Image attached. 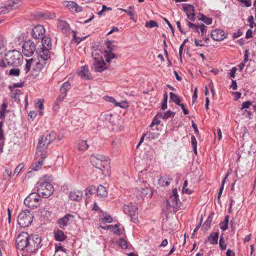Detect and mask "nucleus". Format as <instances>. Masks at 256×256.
I'll use <instances>...</instances> for the list:
<instances>
[{
  "instance_id": "obj_41",
  "label": "nucleus",
  "mask_w": 256,
  "mask_h": 256,
  "mask_svg": "<svg viewBox=\"0 0 256 256\" xmlns=\"http://www.w3.org/2000/svg\"><path fill=\"white\" fill-rule=\"evenodd\" d=\"M133 6H130L128 8V10H124V12L127 13V14L130 16V20H132L134 22H136V20L133 18V16L134 15V12L133 10Z\"/></svg>"
},
{
  "instance_id": "obj_9",
  "label": "nucleus",
  "mask_w": 256,
  "mask_h": 256,
  "mask_svg": "<svg viewBox=\"0 0 256 256\" xmlns=\"http://www.w3.org/2000/svg\"><path fill=\"white\" fill-rule=\"evenodd\" d=\"M29 238L30 236L26 232H22L20 234L16 242L17 248L22 250L26 249L27 251Z\"/></svg>"
},
{
  "instance_id": "obj_37",
  "label": "nucleus",
  "mask_w": 256,
  "mask_h": 256,
  "mask_svg": "<svg viewBox=\"0 0 256 256\" xmlns=\"http://www.w3.org/2000/svg\"><path fill=\"white\" fill-rule=\"evenodd\" d=\"M213 214H212L211 215H209L206 220L204 222L202 225V228H204L206 230H208L212 222Z\"/></svg>"
},
{
  "instance_id": "obj_18",
  "label": "nucleus",
  "mask_w": 256,
  "mask_h": 256,
  "mask_svg": "<svg viewBox=\"0 0 256 256\" xmlns=\"http://www.w3.org/2000/svg\"><path fill=\"white\" fill-rule=\"evenodd\" d=\"M184 10L188 18L192 21H194L195 20V14L193 6L186 4L184 8Z\"/></svg>"
},
{
  "instance_id": "obj_21",
  "label": "nucleus",
  "mask_w": 256,
  "mask_h": 256,
  "mask_svg": "<svg viewBox=\"0 0 256 256\" xmlns=\"http://www.w3.org/2000/svg\"><path fill=\"white\" fill-rule=\"evenodd\" d=\"M58 26V28L62 30V32L66 34H68L70 32V27L69 24L65 20H59Z\"/></svg>"
},
{
  "instance_id": "obj_28",
  "label": "nucleus",
  "mask_w": 256,
  "mask_h": 256,
  "mask_svg": "<svg viewBox=\"0 0 256 256\" xmlns=\"http://www.w3.org/2000/svg\"><path fill=\"white\" fill-rule=\"evenodd\" d=\"M175 112H173L170 110L165 112H160L157 114V116L164 120H166L169 118H174L175 116Z\"/></svg>"
},
{
  "instance_id": "obj_52",
  "label": "nucleus",
  "mask_w": 256,
  "mask_h": 256,
  "mask_svg": "<svg viewBox=\"0 0 256 256\" xmlns=\"http://www.w3.org/2000/svg\"><path fill=\"white\" fill-rule=\"evenodd\" d=\"M118 244L122 248L126 249L128 248L127 242L125 240L120 238L118 241Z\"/></svg>"
},
{
  "instance_id": "obj_30",
  "label": "nucleus",
  "mask_w": 256,
  "mask_h": 256,
  "mask_svg": "<svg viewBox=\"0 0 256 256\" xmlns=\"http://www.w3.org/2000/svg\"><path fill=\"white\" fill-rule=\"evenodd\" d=\"M97 194L102 198L106 197L108 192L106 188L101 184L99 185L97 188Z\"/></svg>"
},
{
  "instance_id": "obj_27",
  "label": "nucleus",
  "mask_w": 256,
  "mask_h": 256,
  "mask_svg": "<svg viewBox=\"0 0 256 256\" xmlns=\"http://www.w3.org/2000/svg\"><path fill=\"white\" fill-rule=\"evenodd\" d=\"M42 48H51L52 40L50 37L44 36L41 40Z\"/></svg>"
},
{
  "instance_id": "obj_58",
  "label": "nucleus",
  "mask_w": 256,
  "mask_h": 256,
  "mask_svg": "<svg viewBox=\"0 0 256 256\" xmlns=\"http://www.w3.org/2000/svg\"><path fill=\"white\" fill-rule=\"evenodd\" d=\"M252 104V102L250 100H248L246 102H244L242 104V107L241 109L242 110L244 108H248Z\"/></svg>"
},
{
  "instance_id": "obj_6",
  "label": "nucleus",
  "mask_w": 256,
  "mask_h": 256,
  "mask_svg": "<svg viewBox=\"0 0 256 256\" xmlns=\"http://www.w3.org/2000/svg\"><path fill=\"white\" fill-rule=\"evenodd\" d=\"M41 200L40 196L38 192H32L25 198L24 204L28 208L34 209L40 206Z\"/></svg>"
},
{
  "instance_id": "obj_48",
  "label": "nucleus",
  "mask_w": 256,
  "mask_h": 256,
  "mask_svg": "<svg viewBox=\"0 0 256 256\" xmlns=\"http://www.w3.org/2000/svg\"><path fill=\"white\" fill-rule=\"evenodd\" d=\"M20 70L19 68H12L10 70L9 74L12 76H18L20 75Z\"/></svg>"
},
{
  "instance_id": "obj_22",
  "label": "nucleus",
  "mask_w": 256,
  "mask_h": 256,
  "mask_svg": "<svg viewBox=\"0 0 256 256\" xmlns=\"http://www.w3.org/2000/svg\"><path fill=\"white\" fill-rule=\"evenodd\" d=\"M82 192L80 190H74L70 192L69 198L73 201H78L82 199Z\"/></svg>"
},
{
  "instance_id": "obj_16",
  "label": "nucleus",
  "mask_w": 256,
  "mask_h": 256,
  "mask_svg": "<svg viewBox=\"0 0 256 256\" xmlns=\"http://www.w3.org/2000/svg\"><path fill=\"white\" fill-rule=\"evenodd\" d=\"M94 68L96 72H100L108 68L103 58L100 59L95 58L93 62Z\"/></svg>"
},
{
  "instance_id": "obj_10",
  "label": "nucleus",
  "mask_w": 256,
  "mask_h": 256,
  "mask_svg": "<svg viewBox=\"0 0 256 256\" xmlns=\"http://www.w3.org/2000/svg\"><path fill=\"white\" fill-rule=\"evenodd\" d=\"M114 42L108 41L106 42L107 49L104 51L103 54L106 62L110 63L112 60L116 57V54L113 52L116 50L117 47L113 44Z\"/></svg>"
},
{
  "instance_id": "obj_17",
  "label": "nucleus",
  "mask_w": 256,
  "mask_h": 256,
  "mask_svg": "<svg viewBox=\"0 0 256 256\" xmlns=\"http://www.w3.org/2000/svg\"><path fill=\"white\" fill-rule=\"evenodd\" d=\"M18 8V6H15L14 2L12 0H9L6 2L4 6L0 8V14H6L10 10L16 9Z\"/></svg>"
},
{
  "instance_id": "obj_60",
  "label": "nucleus",
  "mask_w": 256,
  "mask_h": 256,
  "mask_svg": "<svg viewBox=\"0 0 256 256\" xmlns=\"http://www.w3.org/2000/svg\"><path fill=\"white\" fill-rule=\"evenodd\" d=\"M158 118H159V116H157V114L156 116L154 118L152 122L151 123L150 125V127L152 128L154 125L155 124H158L160 123V120H158Z\"/></svg>"
},
{
  "instance_id": "obj_7",
  "label": "nucleus",
  "mask_w": 256,
  "mask_h": 256,
  "mask_svg": "<svg viewBox=\"0 0 256 256\" xmlns=\"http://www.w3.org/2000/svg\"><path fill=\"white\" fill-rule=\"evenodd\" d=\"M180 204L177 189L176 188L172 189L170 201L166 200V208L168 209L169 208H172L176 212Z\"/></svg>"
},
{
  "instance_id": "obj_46",
  "label": "nucleus",
  "mask_w": 256,
  "mask_h": 256,
  "mask_svg": "<svg viewBox=\"0 0 256 256\" xmlns=\"http://www.w3.org/2000/svg\"><path fill=\"white\" fill-rule=\"evenodd\" d=\"M146 134L147 138H148L150 140H154L157 138H158L160 135L158 133L151 132H150Z\"/></svg>"
},
{
  "instance_id": "obj_29",
  "label": "nucleus",
  "mask_w": 256,
  "mask_h": 256,
  "mask_svg": "<svg viewBox=\"0 0 256 256\" xmlns=\"http://www.w3.org/2000/svg\"><path fill=\"white\" fill-rule=\"evenodd\" d=\"M36 158L38 159V162L33 164L32 170L35 171H36L41 168L43 164V160L46 158H42L41 156H37L36 153Z\"/></svg>"
},
{
  "instance_id": "obj_51",
  "label": "nucleus",
  "mask_w": 256,
  "mask_h": 256,
  "mask_svg": "<svg viewBox=\"0 0 256 256\" xmlns=\"http://www.w3.org/2000/svg\"><path fill=\"white\" fill-rule=\"evenodd\" d=\"M219 246H220V248L222 250H226V247H227V245H226V244L224 243V238L222 236H221L220 237V238Z\"/></svg>"
},
{
  "instance_id": "obj_19",
  "label": "nucleus",
  "mask_w": 256,
  "mask_h": 256,
  "mask_svg": "<svg viewBox=\"0 0 256 256\" xmlns=\"http://www.w3.org/2000/svg\"><path fill=\"white\" fill-rule=\"evenodd\" d=\"M112 114L108 112H102L100 116L99 120L104 123V124H107L108 123L112 122Z\"/></svg>"
},
{
  "instance_id": "obj_31",
  "label": "nucleus",
  "mask_w": 256,
  "mask_h": 256,
  "mask_svg": "<svg viewBox=\"0 0 256 256\" xmlns=\"http://www.w3.org/2000/svg\"><path fill=\"white\" fill-rule=\"evenodd\" d=\"M66 95L64 94H62L60 93V94L58 96L57 98L54 105V106L53 109L54 111H57L58 109L59 108V106L62 102L64 98L66 97Z\"/></svg>"
},
{
  "instance_id": "obj_45",
  "label": "nucleus",
  "mask_w": 256,
  "mask_h": 256,
  "mask_svg": "<svg viewBox=\"0 0 256 256\" xmlns=\"http://www.w3.org/2000/svg\"><path fill=\"white\" fill-rule=\"evenodd\" d=\"M33 62V60L30 59L29 60H26V62L24 68V70L25 72V74H26L30 70V67L32 65V63Z\"/></svg>"
},
{
  "instance_id": "obj_57",
  "label": "nucleus",
  "mask_w": 256,
  "mask_h": 256,
  "mask_svg": "<svg viewBox=\"0 0 256 256\" xmlns=\"http://www.w3.org/2000/svg\"><path fill=\"white\" fill-rule=\"evenodd\" d=\"M24 165L22 164H18L15 168L14 170V174H18L23 168Z\"/></svg>"
},
{
  "instance_id": "obj_56",
  "label": "nucleus",
  "mask_w": 256,
  "mask_h": 256,
  "mask_svg": "<svg viewBox=\"0 0 256 256\" xmlns=\"http://www.w3.org/2000/svg\"><path fill=\"white\" fill-rule=\"evenodd\" d=\"M24 84L22 82H18V83H14L13 84L12 86H9L8 88L10 91L12 90V88H22Z\"/></svg>"
},
{
  "instance_id": "obj_11",
  "label": "nucleus",
  "mask_w": 256,
  "mask_h": 256,
  "mask_svg": "<svg viewBox=\"0 0 256 256\" xmlns=\"http://www.w3.org/2000/svg\"><path fill=\"white\" fill-rule=\"evenodd\" d=\"M36 50L34 43L30 40L26 41L22 46V53L26 56H30Z\"/></svg>"
},
{
  "instance_id": "obj_36",
  "label": "nucleus",
  "mask_w": 256,
  "mask_h": 256,
  "mask_svg": "<svg viewBox=\"0 0 256 256\" xmlns=\"http://www.w3.org/2000/svg\"><path fill=\"white\" fill-rule=\"evenodd\" d=\"M120 224H116L114 226L109 225L107 226V228H110L112 232H113L114 234L120 235L122 234L121 232V230L118 228Z\"/></svg>"
},
{
  "instance_id": "obj_20",
  "label": "nucleus",
  "mask_w": 256,
  "mask_h": 256,
  "mask_svg": "<svg viewBox=\"0 0 256 256\" xmlns=\"http://www.w3.org/2000/svg\"><path fill=\"white\" fill-rule=\"evenodd\" d=\"M218 238V232H212L210 236L204 240V244L209 242L211 244H216Z\"/></svg>"
},
{
  "instance_id": "obj_64",
  "label": "nucleus",
  "mask_w": 256,
  "mask_h": 256,
  "mask_svg": "<svg viewBox=\"0 0 256 256\" xmlns=\"http://www.w3.org/2000/svg\"><path fill=\"white\" fill-rule=\"evenodd\" d=\"M104 98L106 101L113 103L114 104L116 102L114 98L112 96H105Z\"/></svg>"
},
{
  "instance_id": "obj_59",
  "label": "nucleus",
  "mask_w": 256,
  "mask_h": 256,
  "mask_svg": "<svg viewBox=\"0 0 256 256\" xmlns=\"http://www.w3.org/2000/svg\"><path fill=\"white\" fill-rule=\"evenodd\" d=\"M73 33V38L72 40L77 44H79L80 42H82V40L80 39V38L77 37L76 36V32L75 31H72Z\"/></svg>"
},
{
  "instance_id": "obj_33",
  "label": "nucleus",
  "mask_w": 256,
  "mask_h": 256,
  "mask_svg": "<svg viewBox=\"0 0 256 256\" xmlns=\"http://www.w3.org/2000/svg\"><path fill=\"white\" fill-rule=\"evenodd\" d=\"M66 236L62 230H58L54 233V238L57 241L62 242L66 238Z\"/></svg>"
},
{
  "instance_id": "obj_62",
  "label": "nucleus",
  "mask_w": 256,
  "mask_h": 256,
  "mask_svg": "<svg viewBox=\"0 0 256 256\" xmlns=\"http://www.w3.org/2000/svg\"><path fill=\"white\" fill-rule=\"evenodd\" d=\"M114 106H119L122 108H124L127 106V104L126 102L122 101V102H116Z\"/></svg>"
},
{
  "instance_id": "obj_2",
  "label": "nucleus",
  "mask_w": 256,
  "mask_h": 256,
  "mask_svg": "<svg viewBox=\"0 0 256 256\" xmlns=\"http://www.w3.org/2000/svg\"><path fill=\"white\" fill-rule=\"evenodd\" d=\"M56 134L55 132H52L46 136H42L39 140L37 150V156H40L42 158H46L48 156L46 150L48 145L53 142L56 138Z\"/></svg>"
},
{
  "instance_id": "obj_14",
  "label": "nucleus",
  "mask_w": 256,
  "mask_h": 256,
  "mask_svg": "<svg viewBox=\"0 0 256 256\" xmlns=\"http://www.w3.org/2000/svg\"><path fill=\"white\" fill-rule=\"evenodd\" d=\"M74 218V216L72 214H66L58 220V224L62 229L65 230L66 227L72 222Z\"/></svg>"
},
{
  "instance_id": "obj_35",
  "label": "nucleus",
  "mask_w": 256,
  "mask_h": 256,
  "mask_svg": "<svg viewBox=\"0 0 256 256\" xmlns=\"http://www.w3.org/2000/svg\"><path fill=\"white\" fill-rule=\"evenodd\" d=\"M70 84L69 82H64L60 88V92L62 94L67 95L68 90L70 88Z\"/></svg>"
},
{
  "instance_id": "obj_42",
  "label": "nucleus",
  "mask_w": 256,
  "mask_h": 256,
  "mask_svg": "<svg viewBox=\"0 0 256 256\" xmlns=\"http://www.w3.org/2000/svg\"><path fill=\"white\" fill-rule=\"evenodd\" d=\"M188 26L190 28H191L192 30L195 32L200 33L199 28L200 24H196L190 22H188Z\"/></svg>"
},
{
  "instance_id": "obj_63",
  "label": "nucleus",
  "mask_w": 256,
  "mask_h": 256,
  "mask_svg": "<svg viewBox=\"0 0 256 256\" xmlns=\"http://www.w3.org/2000/svg\"><path fill=\"white\" fill-rule=\"evenodd\" d=\"M82 8L75 2L74 4V10L76 12H82Z\"/></svg>"
},
{
  "instance_id": "obj_26",
  "label": "nucleus",
  "mask_w": 256,
  "mask_h": 256,
  "mask_svg": "<svg viewBox=\"0 0 256 256\" xmlns=\"http://www.w3.org/2000/svg\"><path fill=\"white\" fill-rule=\"evenodd\" d=\"M36 16L42 20H51L55 18V14L49 12H38L36 14Z\"/></svg>"
},
{
  "instance_id": "obj_15",
  "label": "nucleus",
  "mask_w": 256,
  "mask_h": 256,
  "mask_svg": "<svg viewBox=\"0 0 256 256\" xmlns=\"http://www.w3.org/2000/svg\"><path fill=\"white\" fill-rule=\"evenodd\" d=\"M138 210L136 206L130 204L128 205H124L123 207L124 212L128 215L132 219L136 218V213Z\"/></svg>"
},
{
  "instance_id": "obj_47",
  "label": "nucleus",
  "mask_w": 256,
  "mask_h": 256,
  "mask_svg": "<svg viewBox=\"0 0 256 256\" xmlns=\"http://www.w3.org/2000/svg\"><path fill=\"white\" fill-rule=\"evenodd\" d=\"M248 21L250 23V28H254V32H256V24L254 22V18L252 16H250L248 19Z\"/></svg>"
},
{
  "instance_id": "obj_38",
  "label": "nucleus",
  "mask_w": 256,
  "mask_h": 256,
  "mask_svg": "<svg viewBox=\"0 0 256 256\" xmlns=\"http://www.w3.org/2000/svg\"><path fill=\"white\" fill-rule=\"evenodd\" d=\"M88 147L86 141L80 140L78 143V150H85Z\"/></svg>"
},
{
  "instance_id": "obj_39",
  "label": "nucleus",
  "mask_w": 256,
  "mask_h": 256,
  "mask_svg": "<svg viewBox=\"0 0 256 256\" xmlns=\"http://www.w3.org/2000/svg\"><path fill=\"white\" fill-rule=\"evenodd\" d=\"M170 100L175 102L176 104L180 105V99L178 97V96L174 93L171 92L170 93Z\"/></svg>"
},
{
  "instance_id": "obj_44",
  "label": "nucleus",
  "mask_w": 256,
  "mask_h": 256,
  "mask_svg": "<svg viewBox=\"0 0 256 256\" xmlns=\"http://www.w3.org/2000/svg\"><path fill=\"white\" fill-rule=\"evenodd\" d=\"M144 26L146 28H153L154 27H158V23L156 21L152 20L147 21L145 23Z\"/></svg>"
},
{
  "instance_id": "obj_40",
  "label": "nucleus",
  "mask_w": 256,
  "mask_h": 256,
  "mask_svg": "<svg viewBox=\"0 0 256 256\" xmlns=\"http://www.w3.org/2000/svg\"><path fill=\"white\" fill-rule=\"evenodd\" d=\"M228 176V174H226L225 178H224V179L222 180V185H221V186L220 188L219 192H218V197H217V198H218V202L220 201V197L221 196L222 194V191H223L224 188V183H225V182H226V178H227Z\"/></svg>"
},
{
  "instance_id": "obj_32",
  "label": "nucleus",
  "mask_w": 256,
  "mask_h": 256,
  "mask_svg": "<svg viewBox=\"0 0 256 256\" xmlns=\"http://www.w3.org/2000/svg\"><path fill=\"white\" fill-rule=\"evenodd\" d=\"M150 190L148 188H136V195L137 196L142 198L148 194Z\"/></svg>"
},
{
  "instance_id": "obj_13",
  "label": "nucleus",
  "mask_w": 256,
  "mask_h": 256,
  "mask_svg": "<svg viewBox=\"0 0 256 256\" xmlns=\"http://www.w3.org/2000/svg\"><path fill=\"white\" fill-rule=\"evenodd\" d=\"M228 36V34L221 29L213 30L210 34L211 38L215 41H220L225 39Z\"/></svg>"
},
{
  "instance_id": "obj_53",
  "label": "nucleus",
  "mask_w": 256,
  "mask_h": 256,
  "mask_svg": "<svg viewBox=\"0 0 256 256\" xmlns=\"http://www.w3.org/2000/svg\"><path fill=\"white\" fill-rule=\"evenodd\" d=\"M96 190V188L94 186H91L88 188H87L86 190V194L91 195L94 193Z\"/></svg>"
},
{
  "instance_id": "obj_25",
  "label": "nucleus",
  "mask_w": 256,
  "mask_h": 256,
  "mask_svg": "<svg viewBox=\"0 0 256 256\" xmlns=\"http://www.w3.org/2000/svg\"><path fill=\"white\" fill-rule=\"evenodd\" d=\"M172 178L169 176H161L158 180V184L161 186H165L170 184Z\"/></svg>"
},
{
  "instance_id": "obj_49",
  "label": "nucleus",
  "mask_w": 256,
  "mask_h": 256,
  "mask_svg": "<svg viewBox=\"0 0 256 256\" xmlns=\"http://www.w3.org/2000/svg\"><path fill=\"white\" fill-rule=\"evenodd\" d=\"M207 28V26L203 24H200L199 30H200L202 36H204L206 34Z\"/></svg>"
},
{
  "instance_id": "obj_3",
  "label": "nucleus",
  "mask_w": 256,
  "mask_h": 256,
  "mask_svg": "<svg viewBox=\"0 0 256 256\" xmlns=\"http://www.w3.org/2000/svg\"><path fill=\"white\" fill-rule=\"evenodd\" d=\"M23 60L21 53L16 50L8 51L5 56V60L8 66H17L20 65Z\"/></svg>"
},
{
  "instance_id": "obj_12",
  "label": "nucleus",
  "mask_w": 256,
  "mask_h": 256,
  "mask_svg": "<svg viewBox=\"0 0 256 256\" xmlns=\"http://www.w3.org/2000/svg\"><path fill=\"white\" fill-rule=\"evenodd\" d=\"M45 29L42 25L34 26L32 32V35L34 38L41 40L45 35Z\"/></svg>"
},
{
  "instance_id": "obj_61",
  "label": "nucleus",
  "mask_w": 256,
  "mask_h": 256,
  "mask_svg": "<svg viewBox=\"0 0 256 256\" xmlns=\"http://www.w3.org/2000/svg\"><path fill=\"white\" fill-rule=\"evenodd\" d=\"M230 70V72L228 74L229 77L234 78L235 77L236 72L237 70L236 68L233 67Z\"/></svg>"
},
{
  "instance_id": "obj_8",
  "label": "nucleus",
  "mask_w": 256,
  "mask_h": 256,
  "mask_svg": "<svg viewBox=\"0 0 256 256\" xmlns=\"http://www.w3.org/2000/svg\"><path fill=\"white\" fill-rule=\"evenodd\" d=\"M41 241L40 237L37 234L33 235L31 238L30 236L27 252L30 253L36 252L41 246Z\"/></svg>"
},
{
  "instance_id": "obj_23",
  "label": "nucleus",
  "mask_w": 256,
  "mask_h": 256,
  "mask_svg": "<svg viewBox=\"0 0 256 256\" xmlns=\"http://www.w3.org/2000/svg\"><path fill=\"white\" fill-rule=\"evenodd\" d=\"M51 48H42V50L39 52V56L42 61L46 62L50 58V50Z\"/></svg>"
},
{
  "instance_id": "obj_1",
  "label": "nucleus",
  "mask_w": 256,
  "mask_h": 256,
  "mask_svg": "<svg viewBox=\"0 0 256 256\" xmlns=\"http://www.w3.org/2000/svg\"><path fill=\"white\" fill-rule=\"evenodd\" d=\"M92 164L102 171L104 176L110 175V162L104 156L96 154H92L90 157Z\"/></svg>"
},
{
  "instance_id": "obj_55",
  "label": "nucleus",
  "mask_w": 256,
  "mask_h": 256,
  "mask_svg": "<svg viewBox=\"0 0 256 256\" xmlns=\"http://www.w3.org/2000/svg\"><path fill=\"white\" fill-rule=\"evenodd\" d=\"M199 20L202 21L208 25L212 23V18L206 16L204 17L203 18H199Z\"/></svg>"
},
{
  "instance_id": "obj_5",
  "label": "nucleus",
  "mask_w": 256,
  "mask_h": 256,
  "mask_svg": "<svg viewBox=\"0 0 256 256\" xmlns=\"http://www.w3.org/2000/svg\"><path fill=\"white\" fill-rule=\"evenodd\" d=\"M37 192L44 198L50 197L53 194L54 188L52 185L48 182H39L36 184Z\"/></svg>"
},
{
  "instance_id": "obj_50",
  "label": "nucleus",
  "mask_w": 256,
  "mask_h": 256,
  "mask_svg": "<svg viewBox=\"0 0 256 256\" xmlns=\"http://www.w3.org/2000/svg\"><path fill=\"white\" fill-rule=\"evenodd\" d=\"M74 3H75V2H72H72L66 1V2H64V5L68 9H69L70 10L72 11H73Z\"/></svg>"
},
{
  "instance_id": "obj_4",
  "label": "nucleus",
  "mask_w": 256,
  "mask_h": 256,
  "mask_svg": "<svg viewBox=\"0 0 256 256\" xmlns=\"http://www.w3.org/2000/svg\"><path fill=\"white\" fill-rule=\"evenodd\" d=\"M34 214L30 210H24L20 212L18 216L17 222L21 228H26L32 222Z\"/></svg>"
},
{
  "instance_id": "obj_54",
  "label": "nucleus",
  "mask_w": 256,
  "mask_h": 256,
  "mask_svg": "<svg viewBox=\"0 0 256 256\" xmlns=\"http://www.w3.org/2000/svg\"><path fill=\"white\" fill-rule=\"evenodd\" d=\"M11 174V170H10V168H6L3 174L4 179L5 180H7L10 176Z\"/></svg>"
},
{
  "instance_id": "obj_34",
  "label": "nucleus",
  "mask_w": 256,
  "mask_h": 256,
  "mask_svg": "<svg viewBox=\"0 0 256 256\" xmlns=\"http://www.w3.org/2000/svg\"><path fill=\"white\" fill-rule=\"evenodd\" d=\"M46 64V62L44 61L40 62V60H39L34 66L32 70L36 72H40L42 70Z\"/></svg>"
},
{
  "instance_id": "obj_24",
  "label": "nucleus",
  "mask_w": 256,
  "mask_h": 256,
  "mask_svg": "<svg viewBox=\"0 0 256 256\" xmlns=\"http://www.w3.org/2000/svg\"><path fill=\"white\" fill-rule=\"evenodd\" d=\"M79 75L82 77H84L88 80H91L92 76L89 72L88 66H82L81 68V70L79 73Z\"/></svg>"
},
{
  "instance_id": "obj_43",
  "label": "nucleus",
  "mask_w": 256,
  "mask_h": 256,
  "mask_svg": "<svg viewBox=\"0 0 256 256\" xmlns=\"http://www.w3.org/2000/svg\"><path fill=\"white\" fill-rule=\"evenodd\" d=\"M92 54L94 60H95L96 58L98 59L103 58L102 56V52L99 50H95L92 52Z\"/></svg>"
}]
</instances>
